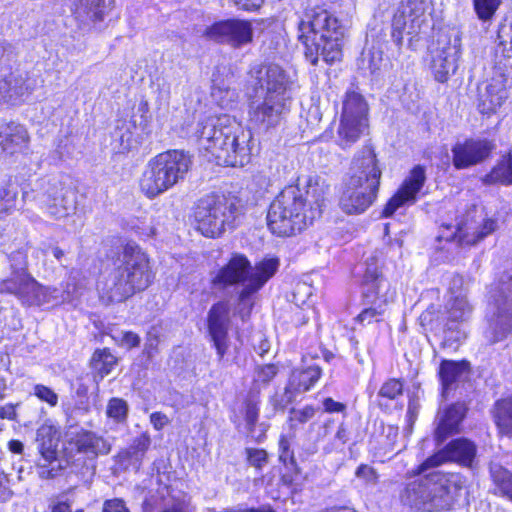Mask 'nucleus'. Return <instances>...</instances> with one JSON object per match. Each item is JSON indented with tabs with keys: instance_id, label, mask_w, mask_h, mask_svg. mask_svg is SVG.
Here are the masks:
<instances>
[{
	"instance_id": "1",
	"label": "nucleus",
	"mask_w": 512,
	"mask_h": 512,
	"mask_svg": "<svg viewBox=\"0 0 512 512\" xmlns=\"http://www.w3.org/2000/svg\"><path fill=\"white\" fill-rule=\"evenodd\" d=\"M329 186L310 180L306 189L297 186L284 188L270 204L268 227L273 234L291 236L320 217Z\"/></svg>"
},
{
	"instance_id": "2",
	"label": "nucleus",
	"mask_w": 512,
	"mask_h": 512,
	"mask_svg": "<svg viewBox=\"0 0 512 512\" xmlns=\"http://www.w3.org/2000/svg\"><path fill=\"white\" fill-rule=\"evenodd\" d=\"M247 85L256 97L263 96L250 102L251 121L264 128L277 126L291 102V81L286 71L273 63L255 64L248 71Z\"/></svg>"
},
{
	"instance_id": "3",
	"label": "nucleus",
	"mask_w": 512,
	"mask_h": 512,
	"mask_svg": "<svg viewBox=\"0 0 512 512\" xmlns=\"http://www.w3.org/2000/svg\"><path fill=\"white\" fill-rule=\"evenodd\" d=\"M252 134L228 115L208 117L200 123L198 143L216 162L244 166L250 161Z\"/></svg>"
},
{
	"instance_id": "4",
	"label": "nucleus",
	"mask_w": 512,
	"mask_h": 512,
	"mask_svg": "<svg viewBox=\"0 0 512 512\" xmlns=\"http://www.w3.org/2000/svg\"><path fill=\"white\" fill-rule=\"evenodd\" d=\"M114 266L97 283L99 296L107 304L126 300L145 290L153 280L148 257L138 246L126 245Z\"/></svg>"
},
{
	"instance_id": "5",
	"label": "nucleus",
	"mask_w": 512,
	"mask_h": 512,
	"mask_svg": "<svg viewBox=\"0 0 512 512\" xmlns=\"http://www.w3.org/2000/svg\"><path fill=\"white\" fill-rule=\"evenodd\" d=\"M344 26L329 11L315 7L307 9L298 23V39L304 45V55L312 65L320 56L326 63L342 58Z\"/></svg>"
},
{
	"instance_id": "6",
	"label": "nucleus",
	"mask_w": 512,
	"mask_h": 512,
	"mask_svg": "<svg viewBox=\"0 0 512 512\" xmlns=\"http://www.w3.org/2000/svg\"><path fill=\"white\" fill-rule=\"evenodd\" d=\"M278 265L277 259L269 258L252 267L244 255L234 254L227 264L215 273L211 282L219 288L242 284L238 293L239 304L236 314L245 321L254 305V294L276 273Z\"/></svg>"
},
{
	"instance_id": "7",
	"label": "nucleus",
	"mask_w": 512,
	"mask_h": 512,
	"mask_svg": "<svg viewBox=\"0 0 512 512\" xmlns=\"http://www.w3.org/2000/svg\"><path fill=\"white\" fill-rule=\"evenodd\" d=\"M464 487L459 474L430 472L409 482L401 493V501L416 510L437 512L449 510Z\"/></svg>"
},
{
	"instance_id": "8",
	"label": "nucleus",
	"mask_w": 512,
	"mask_h": 512,
	"mask_svg": "<svg viewBox=\"0 0 512 512\" xmlns=\"http://www.w3.org/2000/svg\"><path fill=\"white\" fill-rule=\"evenodd\" d=\"M192 164L191 157L180 150H169L150 159L142 173L140 188L148 198H155L183 180Z\"/></svg>"
},
{
	"instance_id": "9",
	"label": "nucleus",
	"mask_w": 512,
	"mask_h": 512,
	"mask_svg": "<svg viewBox=\"0 0 512 512\" xmlns=\"http://www.w3.org/2000/svg\"><path fill=\"white\" fill-rule=\"evenodd\" d=\"M239 214L240 206L236 198L206 196L199 200L195 209L197 230L205 237H218L227 227H233Z\"/></svg>"
},
{
	"instance_id": "10",
	"label": "nucleus",
	"mask_w": 512,
	"mask_h": 512,
	"mask_svg": "<svg viewBox=\"0 0 512 512\" xmlns=\"http://www.w3.org/2000/svg\"><path fill=\"white\" fill-rule=\"evenodd\" d=\"M487 327L484 336L489 343L505 339L512 331V273L502 276L490 291Z\"/></svg>"
},
{
	"instance_id": "11",
	"label": "nucleus",
	"mask_w": 512,
	"mask_h": 512,
	"mask_svg": "<svg viewBox=\"0 0 512 512\" xmlns=\"http://www.w3.org/2000/svg\"><path fill=\"white\" fill-rule=\"evenodd\" d=\"M23 200H33L51 217L63 219L76 210L74 192L65 189L56 179H41L36 181L31 192H23Z\"/></svg>"
},
{
	"instance_id": "12",
	"label": "nucleus",
	"mask_w": 512,
	"mask_h": 512,
	"mask_svg": "<svg viewBox=\"0 0 512 512\" xmlns=\"http://www.w3.org/2000/svg\"><path fill=\"white\" fill-rule=\"evenodd\" d=\"M362 284L364 297L371 306L357 316V321L371 323L373 320H378L385 312L386 306L393 302L395 291L390 289L389 283L382 277L379 265L374 258L366 263Z\"/></svg>"
},
{
	"instance_id": "13",
	"label": "nucleus",
	"mask_w": 512,
	"mask_h": 512,
	"mask_svg": "<svg viewBox=\"0 0 512 512\" xmlns=\"http://www.w3.org/2000/svg\"><path fill=\"white\" fill-rule=\"evenodd\" d=\"M368 106L364 98L349 92L343 102L340 123L337 129V144L348 148L357 142L368 127Z\"/></svg>"
},
{
	"instance_id": "14",
	"label": "nucleus",
	"mask_w": 512,
	"mask_h": 512,
	"mask_svg": "<svg viewBox=\"0 0 512 512\" xmlns=\"http://www.w3.org/2000/svg\"><path fill=\"white\" fill-rule=\"evenodd\" d=\"M57 291L54 287L42 285L23 269L0 281V293L13 294L23 305L27 306H41L56 300Z\"/></svg>"
},
{
	"instance_id": "15",
	"label": "nucleus",
	"mask_w": 512,
	"mask_h": 512,
	"mask_svg": "<svg viewBox=\"0 0 512 512\" xmlns=\"http://www.w3.org/2000/svg\"><path fill=\"white\" fill-rule=\"evenodd\" d=\"M382 171L378 165V160L374 150L371 147H364L357 153L349 169L350 187H361L378 191Z\"/></svg>"
},
{
	"instance_id": "16",
	"label": "nucleus",
	"mask_w": 512,
	"mask_h": 512,
	"mask_svg": "<svg viewBox=\"0 0 512 512\" xmlns=\"http://www.w3.org/2000/svg\"><path fill=\"white\" fill-rule=\"evenodd\" d=\"M205 35L217 43L239 49L253 42L254 29L248 20L228 19L208 27Z\"/></svg>"
},
{
	"instance_id": "17",
	"label": "nucleus",
	"mask_w": 512,
	"mask_h": 512,
	"mask_svg": "<svg viewBox=\"0 0 512 512\" xmlns=\"http://www.w3.org/2000/svg\"><path fill=\"white\" fill-rule=\"evenodd\" d=\"M476 457V446L465 438L451 441L443 450L427 458L419 467L418 473L424 474L429 469L438 467L447 461L471 467Z\"/></svg>"
},
{
	"instance_id": "18",
	"label": "nucleus",
	"mask_w": 512,
	"mask_h": 512,
	"mask_svg": "<svg viewBox=\"0 0 512 512\" xmlns=\"http://www.w3.org/2000/svg\"><path fill=\"white\" fill-rule=\"evenodd\" d=\"M461 56L459 39H439L437 47L432 51L431 70L438 82L444 83L454 74Z\"/></svg>"
},
{
	"instance_id": "19",
	"label": "nucleus",
	"mask_w": 512,
	"mask_h": 512,
	"mask_svg": "<svg viewBox=\"0 0 512 512\" xmlns=\"http://www.w3.org/2000/svg\"><path fill=\"white\" fill-rule=\"evenodd\" d=\"M495 145L488 139L470 138L452 147V162L456 169H467L485 161Z\"/></svg>"
},
{
	"instance_id": "20",
	"label": "nucleus",
	"mask_w": 512,
	"mask_h": 512,
	"mask_svg": "<svg viewBox=\"0 0 512 512\" xmlns=\"http://www.w3.org/2000/svg\"><path fill=\"white\" fill-rule=\"evenodd\" d=\"M426 182L425 168L416 165L404 179L398 191L390 198L383 209V216L389 217L399 208L414 204L417 200V194L421 191Z\"/></svg>"
},
{
	"instance_id": "21",
	"label": "nucleus",
	"mask_w": 512,
	"mask_h": 512,
	"mask_svg": "<svg viewBox=\"0 0 512 512\" xmlns=\"http://www.w3.org/2000/svg\"><path fill=\"white\" fill-rule=\"evenodd\" d=\"M230 312L231 307L228 301H220L214 304L208 312V332L219 359L224 357L229 348Z\"/></svg>"
},
{
	"instance_id": "22",
	"label": "nucleus",
	"mask_w": 512,
	"mask_h": 512,
	"mask_svg": "<svg viewBox=\"0 0 512 512\" xmlns=\"http://www.w3.org/2000/svg\"><path fill=\"white\" fill-rule=\"evenodd\" d=\"M497 229V221L492 218L477 217V211L469 212L465 219L457 224L455 237L462 246H472Z\"/></svg>"
},
{
	"instance_id": "23",
	"label": "nucleus",
	"mask_w": 512,
	"mask_h": 512,
	"mask_svg": "<svg viewBox=\"0 0 512 512\" xmlns=\"http://www.w3.org/2000/svg\"><path fill=\"white\" fill-rule=\"evenodd\" d=\"M320 367L313 365L305 369H295L292 371L288 385L280 399H272L275 409H284L291 403L296 393L308 391L320 378Z\"/></svg>"
},
{
	"instance_id": "24",
	"label": "nucleus",
	"mask_w": 512,
	"mask_h": 512,
	"mask_svg": "<svg viewBox=\"0 0 512 512\" xmlns=\"http://www.w3.org/2000/svg\"><path fill=\"white\" fill-rule=\"evenodd\" d=\"M115 6V0H74L71 13L80 26L102 22Z\"/></svg>"
},
{
	"instance_id": "25",
	"label": "nucleus",
	"mask_w": 512,
	"mask_h": 512,
	"mask_svg": "<svg viewBox=\"0 0 512 512\" xmlns=\"http://www.w3.org/2000/svg\"><path fill=\"white\" fill-rule=\"evenodd\" d=\"M423 10L421 3L411 0L399 6L392 19L391 31V37L398 46L402 45L405 33L415 32V24Z\"/></svg>"
},
{
	"instance_id": "26",
	"label": "nucleus",
	"mask_w": 512,
	"mask_h": 512,
	"mask_svg": "<svg viewBox=\"0 0 512 512\" xmlns=\"http://www.w3.org/2000/svg\"><path fill=\"white\" fill-rule=\"evenodd\" d=\"M48 429L42 428L37 433L38 450L41 455L38 461L39 476L41 478H53L63 469L58 461V441L52 437H45Z\"/></svg>"
},
{
	"instance_id": "27",
	"label": "nucleus",
	"mask_w": 512,
	"mask_h": 512,
	"mask_svg": "<svg viewBox=\"0 0 512 512\" xmlns=\"http://www.w3.org/2000/svg\"><path fill=\"white\" fill-rule=\"evenodd\" d=\"M495 65L501 75L512 77V22H502L495 40Z\"/></svg>"
},
{
	"instance_id": "28",
	"label": "nucleus",
	"mask_w": 512,
	"mask_h": 512,
	"mask_svg": "<svg viewBox=\"0 0 512 512\" xmlns=\"http://www.w3.org/2000/svg\"><path fill=\"white\" fill-rule=\"evenodd\" d=\"M377 193L378 191L361 187L351 188L350 182L347 181L340 199V206L347 214L362 213L374 202Z\"/></svg>"
},
{
	"instance_id": "29",
	"label": "nucleus",
	"mask_w": 512,
	"mask_h": 512,
	"mask_svg": "<svg viewBox=\"0 0 512 512\" xmlns=\"http://www.w3.org/2000/svg\"><path fill=\"white\" fill-rule=\"evenodd\" d=\"M30 136L27 129L20 124L9 123L0 125V149L13 155L28 147Z\"/></svg>"
},
{
	"instance_id": "30",
	"label": "nucleus",
	"mask_w": 512,
	"mask_h": 512,
	"mask_svg": "<svg viewBox=\"0 0 512 512\" xmlns=\"http://www.w3.org/2000/svg\"><path fill=\"white\" fill-rule=\"evenodd\" d=\"M34 89V84L20 71L3 72L0 80V95L3 99L13 100Z\"/></svg>"
},
{
	"instance_id": "31",
	"label": "nucleus",
	"mask_w": 512,
	"mask_h": 512,
	"mask_svg": "<svg viewBox=\"0 0 512 512\" xmlns=\"http://www.w3.org/2000/svg\"><path fill=\"white\" fill-rule=\"evenodd\" d=\"M506 98L504 85L499 80L486 83L484 90L480 91L479 109L483 114L494 113Z\"/></svg>"
},
{
	"instance_id": "32",
	"label": "nucleus",
	"mask_w": 512,
	"mask_h": 512,
	"mask_svg": "<svg viewBox=\"0 0 512 512\" xmlns=\"http://www.w3.org/2000/svg\"><path fill=\"white\" fill-rule=\"evenodd\" d=\"M465 411V406L457 403L451 405L443 412L435 431V437L438 442H443L449 434L457 431L460 422L464 418Z\"/></svg>"
},
{
	"instance_id": "33",
	"label": "nucleus",
	"mask_w": 512,
	"mask_h": 512,
	"mask_svg": "<svg viewBox=\"0 0 512 512\" xmlns=\"http://www.w3.org/2000/svg\"><path fill=\"white\" fill-rule=\"evenodd\" d=\"M232 76L220 78L215 75L212 79V100L221 108H231L238 100V92L232 87Z\"/></svg>"
},
{
	"instance_id": "34",
	"label": "nucleus",
	"mask_w": 512,
	"mask_h": 512,
	"mask_svg": "<svg viewBox=\"0 0 512 512\" xmlns=\"http://www.w3.org/2000/svg\"><path fill=\"white\" fill-rule=\"evenodd\" d=\"M474 306L470 303L468 296H457L450 299L447 304V324L449 330L457 327V324L467 322L471 319Z\"/></svg>"
},
{
	"instance_id": "35",
	"label": "nucleus",
	"mask_w": 512,
	"mask_h": 512,
	"mask_svg": "<svg viewBox=\"0 0 512 512\" xmlns=\"http://www.w3.org/2000/svg\"><path fill=\"white\" fill-rule=\"evenodd\" d=\"M75 445L78 451L93 455L108 454L111 450V444L106 439L90 431L77 434Z\"/></svg>"
},
{
	"instance_id": "36",
	"label": "nucleus",
	"mask_w": 512,
	"mask_h": 512,
	"mask_svg": "<svg viewBox=\"0 0 512 512\" xmlns=\"http://www.w3.org/2000/svg\"><path fill=\"white\" fill-rule=\"evenodd\" d=\"M492 416L499 432L512 436V395L495 402Z\"/></svg>"
},
{
	"instance_id": "37",
	"label": "nucleus",
	"mask_w": 512,
	"mask_h": 512,
	"mask_svg": "<svg viewBox=\"0 0 512 512\" xmlns=\"http://www.w3.org/2000/svg\"><path fill=\"white\" fill-rule=\"evenodd\" d=\"M150 444V436L147 433H143L136 437L132 444L127 449L123 450L119 456L123 459L129 460L131 464L138 467L144 458Z\"/></svg>"
},
{
	"instance_id": "38",
	"label": "nucleus",
	"mask_w": 512,
	"mask_h": 512,
	"mask_svg": "<svg viewBox=\"0 0 512 512\" xmlns=\"http://www.w3.org/2000/svg\"><path fill=\"white\" fill-rule=\"evenodd\" d=\"M491 477L495 485V494L512 501V474L500 465L491 466Z\"/></svg>"
},
{
	"instance_id": "39",
	"label": "nucleus",
	"mask_w": 512,
	"mask_h": 512,
	"mask_svg": "<svg viewBox=\"0 0 512 512\" xmlns=\"http://www.w3.org/2000/svg\"><path fill=\"white\" fill-rule=\"evenodd\" d=\"M278 373V367L274 364L259 365L255 368L252 386V394H260L261 390L266 388Z\"/></svg>"
},
{
	"instance_id": "40",
	"label": "nucleus",
	"mask_w": 512,
	"mask_h": 512,
	"mask_svg": "<svg viewBox=\"0 0 512 512\" xmlns=\"http://www.w3.org/2000/svg\"><path fill=\"white\" fill-rule=\"evenodd\" d=\"M91 364L101 378H104L117 364V358L107 348L99 349L94 352Z\"/></svg>"
},
{
	"instance_id": "41",
	"label": "nucleus",
	"mask_w": 512,
	"mask_h": 512,
	"mask_svg": "<svg viewBox=\"0 0 512 512\" xmlns=\"http://www.w3.org/2000/svg\"><path fill=\"white\" fill-rule=\"evenodd\" d=\"M485 182L488 184H512V157L509 156L501 160L492 171L485 176Z\"/></svg>"
},
{
	"instance_id": "42",
	"label": "nucleus",
	"mask_w": 512,
	"mask_h": 512,
	"mask_svg": "<svg viewBox=\"0 0 512 512\" xmlns=\"http://www.w3.org/2000/svg\"><path fill=\"white\" fill-rule=\"evenodd\" d=\"M18 185L8 181L0 189V213L11 214L17 209Z\"/></svg>"
},
{
	"instance_id": "43",
	"label": "nucleus",
	"mask_w": 512,
	"mask_h": 512,
	"mask_svg": "<svg viewBox=\"0 0 512 512\" xmlns=\"http://www.w3.org/2000/svg\"><path fill=\"white\" fill-rule=\"evenodd\" d=\"M465 366L454 361H443L440 366V377L445 388L454 383L464 372Z\"/></svg>"
},
{
	"instance_id": "44",
	"label": "nucleus",
	"mask_w": 512,
	"mask_h": 512,
	"mask_svg": "<svg viewBox=\"0 0 512 512\" xmlns=\"http://www.w3.org/2000/svg\"><path fill=\"white\" fill-rule=\"evenodd\" d=\"M129 407L127 402L122 398H111L107 404L106 414L116 423H123L128 416Z\"/></svg>"
},
{
	"instance_id": "45",
	"label": "nucleus",
	"mask_w": 512,
	"mask_h": 512,
	"mask_svg": "<svg viewBox=\"0 0 512 512\" xmlns=\"http://www.w3.org/2000/svg\"><path fill=\"white\" fill-rule=\"evenodd\" d=\"M258 394H252L250 391L248 393L247 399L245 401V421L247 425V429L252 432L259 417V408H258Z\"/></svg>"
},
{
	"instance_id": "46",
	"label": "nucleus",
	"mask_w": 512,
	"mask_h": 512,
	"mask_svg": "<svg viewBox=\"0 0 512 512\" xmlns=\"http://www.w3.org/2000/svg\"><path fill=\"white\" fill-rule=\"evenodd\" d=\"M501 1L502 0H473L474 10L478 18L482 21H489L497 11Z\"/></svg>"
},
{
	"instance_id": "47",
	"label": "nucleus",
	"mask_w": 512,
	"mask_h": 512,
	"mask_svg": "<svg viewBox=\"0 0 512 512\" xmlns=\"http://www.w3.org/2000/svg\"><path fill=\"white\" fill-rule=\"evenodd\" d=\"M404 384L401 380L391 378L385 381L378 392V396L395 400L403 394Z\"/></svg>"
},
{
	"instance_id": "48",
	"label": "nucleus",
	"mask_w": 512,
	"mask_h": 512,
	"mask_svg": "<svg viewBox=\"0 0 512 512\" xmlns=\"http://www.w3.org/2000/svg\"><path fill=\"white\" fill-rule=\"evenodd\" d=\"M469 280H465L460 275L452 276L449 283V293L451 295V299L457 296H468L469 290Z\"/></svg>"
},
{
	"instance_id": "49",
	"label": "nucleus",
	"mask_w": 512,
	"mask_h": 512,
	"mask_svg": "<svg viewBox=\"0 0 512 512\" xmlns=\"http://www.w3.org/2000/svg\"><path fill=\"white\" fill-rule=\"evenodd\" d=\"M34 395L39 398L41 401L48 403L50 406L54 407L58 403L57 394L49 387L37 384L34 386Z\"/></svg>"
},
{
	"instance_id": "50",
	"label": "nucleus",
	"mask_w": 512,
	"mask_h": 512,
	"mask_svg": "<svg viewBox=\"0 0 512 512\" xmlns=\"http://www.w3.org/2000/svg\"><path fill=\"white\" fill-rule=\"evenodd\" d=\"M355 475L357 478L362 479L366 484L369 485H375L378 481V474L376 470L369 465H360L357 468Z\"/></svg>"
},
{
	"instance_id": "51",
	"label": "nucleus",
	"mask_w": 512,
	"mask_h": 512,
	"mask_svg": "<svg viewBox=\"0 0 512 512\" xmlns=\"http://www.w3.org/2000/svg\"><path fill=\"white\" fill-rule=\"evenodd\" d=\"M267 458L265 450L253 448L247 449V459L249 463L258 469H261L267 463Z\"/></svg>"
},
{
	"instance_id": "52",
	"label": "nucleus",
	"mask_w": 512,
	"mask_h": 512,
	"mask_svg": "<svg viewBox=\"0 0 512 512\" xmlns=\"http://www.w3.org/2000/svg\"><path fill=\"white\" fill-rule=\"evenodd\" d=\"M113 338L119 342V344L127 349H131L139 346L140 337L134 332H121L118 336Z\"/></svg>"
},
{
	"instance_id": "53",
	"label": "nucleus",
	"mask_w": 512,
	"mask_h": 512,
	"mask_svg": "<svg viewBox=\"0 0 512 512\" xmlns=\"http://www.w3.org/2000/svg\"><path fill=\"white\" fill-rule=\"evenodd\" d=\"M162 512H195V508L186 500H176L165 506Z\"/></svg>"
},
{
	"instance_id": "54",
	"label": "nucleus",
	"mask_w": 512,
	"mask_h": 512,
	"mask_svg": "<svg viewBox=\"0 0 512 512\" xmlns=\"http://www.w3.org/2000/svg\"><path fill=\"white\" fill-rule=\"evenodd\" d=\"M102 512H130L122 499L114 498L106 500L103 504Z\"/></svg>"
},
{
	"instance_id": "55",
	"label": "nucleus",
	"mask_w": 512,
	"mask_h": 512,
	"mask_svg": "<svg viewBox=\"0 0 512 512\" xmlns=\"http://www.w3.org/2000/svg\"><path fill=\"white\" fill-rule=\"evenodd\" d=\"M291 420H296L301 423H305L315 415V409L311 406H306L303 409L291 411Z\"/></svg>"
},
{
	"instance_id": "56",
	"label": "nucleus",
	"mask_w": 512,
	"mask_h": 512,
	"mask_svg": "<svg viewBox=\"0 0 512 512\" xmlns=\"http://www.w3.org/2000/svg\"><path fill=\"white\" fill-rule=\"evenodd\" d=\"M150 422L159 431L169 424V418L162 412H154L150 415Z\"/></svg>"
},
{
	"instance_id": "57",
	"label": "nucleus",
	"mask_w": 512,
	"mask_h": 512,
	"mask_svg": "<svg viewBox=\"0 0 512 512\" xmlns=\"http://www.w3.org/2000/svg\"><path fill=\"white\" fill-rule=\"evenodd\" d=\"M234 4L246 11H255L261 7L264 0H233Z\"/></svg>"
},
{
	"instance_id": "58",
	"label": "nucleus",
	"mask_w": 512,
	"mask_h": 512,
	"mask_svg": "<svg viewBox=\"0 0 512 512\" xmlns=\"http://www.w3.org/2000/svg\"><path fill=\"white\" fill-rule=\"evenodd\" d=\"M323 406L325 412L334 413V412H344L346 409L345 404L341 402H337L332 398H325L323 400Z\"/></svg>"
},
{
	"instance_id": "59",
	"label": "nucleus",
	"mask_w": 512,
	"mask_h": 512,
	"mask_svg": "<svg viewBox=\"0 0 512 512\" xmlns=\"http://www.w3.org/2000/svg\"><path fill=\"white\" fill-rule=\"evenodd\" d=\"M336 448H342L348 441V431L344 425H340L334 437Z\"/></svg>"
},
{
	"instance_id": "60",
	"label": "nucleus",
	"mask_w": 512,
	"mask_h": 512,
	"mask_svg": "<svg viewBox=\"0 0 512 512\" xmlns=\"http://www.w3.org/2000/svg\"><path fill=\"white\" fill-rule=\"evenodd\" d=\"M16 406L13 404H6L0 407V418L15 420L16 419Z\"/></svg>"
},
{
	"instance_id": "61",
	"label": "nucleus",
	"mask_w": 512,
	"mask_h": 512,
	"mask_svg": "<svg viewBox=\"0 0 512 512\" xmlns=\"http://www.w3.org/2000/svg\"><path fill=\"white\" fill-rule=\"evenodd\" d=\"M50 512H72L71 507L66 502H56L50 507Z\"/></svg>"
},
{
	"instance_id": "62",
	"label": "nucleus",
	"mask_w": 512,
	"mask_h": 512,
	"mask_svg": "<svg viewBox=\"0 0 512 512\" xmlns=\"http://www.w3.org/2000/svg\"><path fill=\"white\" fill-rule=\"evenodd\" d=\"M260 356H264L270 350V343L266 339H261L257 347L255 348Z\"/></svg>"
},
{
	"instance_id": "63",
	"label": "nucleus",
	"mask_w": 512,
	"mask_h": 512,
	"mask_svg": "<svg viewBox=\"0 0 512 512\" xmlns=\"http://www.w3.org/2000/svg\"><path fill=\"white\" fill-rule=\"evenodd\" d=\"M9 449L13 453L20 454L23 451V443L19 440H11L8 444Z\"/></svg>"
},
{
	"instance_id": "64",
	"label": "nucleus",
	"mask_w": 512,
	"mask_h": 512,
	"mask_svg": "<svg viewBox=\"0 0 512 512\" xmlns=\"http://www.w3.org/2000/svg\"><path fill=\"white\" fill-rule=\"evenodd\" d=\"M12 53L11 51V46L6 44V43H2L0 45V59L3 58L4 56H7V60H10V54Z\"/></svg>"
}]
</instances>
